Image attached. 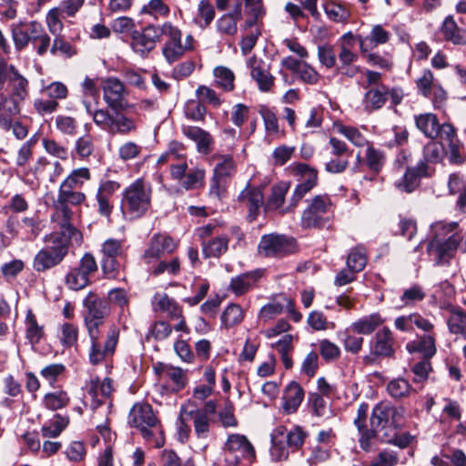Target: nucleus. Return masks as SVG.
<instances>
[{"instance_id": "nucleus-8", "label": "nucleus", "mask_w": 466, "mask_h": 466, "mask_svg": "<svg viewBox=\"0 0 466 466\" xmlns=\"http://www.w3.org/2000/svg\"><path fill=\"white\" fill-rule=\"evenodd\" d=\"M286 438L288 447L292 450H299L304 443L307 432L299 426H295L292 430L286 432L283 426L277 427L271 436L272 446L270 453L275 461L287 459L289 451L282 444L281 438Z\"/></svg>"}, {"instance_id": "nucleus-54", "label": "nucleus", "mask_w": 466, "mask_h": 466, "mask_svg": "<svg viewBox=\"0 0 466 466\" xmlns=\"http://www.w3.org/2000/svg\"><path fill=\"white\" fill-rule=\"evenodd\" d=\"M336 129L339 134L343 135L355 147H362L370 144V142L360 133V131L354 127L344 126L339 124L336 126Z\"/></svg>"}, {"instance_id": "nucleus-28", "label": "nucleus", "mask_w": 466, "mask_h": 466, "mask_svg": "<svg viewBox=\"0 0 466 466\" xmlns=\"http://www.w3.org/2000/svg\"><path fill=\"white\" fill-rule=\"evenodd\" d=\"M182 130L187 137L197 144V148L199 153L207 155L211 151L213 138L208 131L192 126L183 127Z\"/></svg>"}, {"instance_id": "nucleus-48", "label": "nucleus", "mask_w": 466, "mask_h": 466, "mask_svg": "<svg viewBox=\"0 0 466 466\" xmlns=\"http://www.w3.org/2000/svg\"><path fill=\"white\" fill-rule=\"evenodd\" d=\"M415 83L417 89L421 96L424 97H431L432 89L439 82L435 80L433 73L430 69H423Z\"/></svg>"}, {"instance_id": "nucleus-24", "label": "nucleus", "mask_w": 466, "mask_h": 466, "mask_svg": "<svg viewBox=\"0 0 466 466\" xmlns=\"http://www.w3.org/2000/svg\"><path fill=\"white\" fill-rule=\"evenodd\" d=\"M158 420L147 403H136L128 415V422L136 428L155 426Z\"/></svg>"}, {"instance_id": "nucleus-16", "label": "nucleus", "mask_w": 466, "mask_h": 466, "mask_svg": "<svg viewBox=\"0 0 466 466\" xmlns=\"http://www.w3.org/2000/svg\"><path fill=\"white\" fill-rule=\"evenodd\" d=\"M407 157L404 155L399 156L396 159L398 167H405ZM425 174V165L420 163L416 167H406L403 176L394 182L395 187L400 192L411 193L418 186L420 177Z\"/></svg>"}, {"instance_id": "nucleus-30", "label": "nucleus", "mask_w": 466, "mask_h": 466, "mask_svg": "<svg viewBox=\"0 0 466 466\" xmlns=\"http://www.w3.org/2000/svg\"><path fill=\"white\" fill-rule=\"evenodd\" d=\"M185 415L193 420L194 432L198 439L207 440L209 434L210 420L199 409H185Z\"/></svg>"}, {"instance_id": "nucleus-44", "label": "nucleus", "mask_w": 466, "mask_h": 466, "mask_svg": "<svg viewBox=\"0 0 466 466\" xmlns=\"http://www.w3.org/2000/svg\"><path fill=\"white\" fill-rule=\"evenodd\" d=\"M449 331L466 339V312L462 309H452L447 320Z\"/></svg>"}, {"instance_id": "nucleus-43", "label": "nucleus", "mask_w": 466, "mask_h": 466, "mask_svg": "<svg viewBox=\"0 0 466 466\" xmlns=\"http://www.w3.org/2000/svg\"><path fill=\"white\" fill-rule=\"evenodd\" d=\"M25 338L34 346L37 344L44 336V329L40 326L32 310H28L25 317Z\"/></svg>"}, {"instance_id": "nucleus-47", "label": "nucleus", "mask_w": 466, "mask_h": 466, "mask_svg": "<svg viewBox=\"0 0 466 466\" xmlns=\"http://www.w3.org/2000/svg\"><path fill=\"white\" fill-rule=\"evenodd\" d=\"M138 430L146 441H147L153 447L160 448L164 445V432L159 420L155 426L141 427L138 428Z\"/></svg>"}, {"instance_id": "nucleus-11", "label": "nucleus", "mask_w": 466, "mask_h": 466, "mask_svg": "<svg viewBox=\"0 0 466 466\" xmlns=\"http://www.w3.org/2000/svg\"><path fill=\"white\" fill-rule=\"evenodd\" d=\"M225 460L228 466H237L242 459L251 461L255 458V450L245 435L230 434L224 447Z\"/></svg>"}, {"instance_id": "nucleus-32", "label": "nucleus", "mask_w": 466, "mask_h": 466, "mask_svg": "<svg viewBox=\"0 0 466 466\" xmlns=\"http://www.w3.org/2000/svg\"><path fill=\"white\" fill-rule=\"evenodd\" d=\"M241 18V3L238 2L231 13L225 14L217 21L218 31L228 35H234L238 31L237 22Z\"/></svg>"}, {"instance_id": "nucleus-39", "label": "nucleus", "mask_w": 466, "mask_h": 466, "mask_svg": "<svg viewBox=\"0 0 466 466\" xmlns=\"http://www.w3.org/2000/svg\"><path fill=\"white\" fill-rule=\"evenodd\" d=\"M417 127L428 137L435 138L438 137L439 120L434 114L425 113L415 117Z\"/></svg>"}, {"instance_id": "nucleus-9", "label": "nucleus", "mask_w": 466, "mask_h": 466, "mask_svg": "<svg viewBox=\"0 0 466 466\" xmlns=\"http://www.w3.org/2000/svg\"><path fill=\"white\" fill-rule=\"evenodd\" d=\"M97 270L95 257L86 253L79 263L72 268L66 275L65 284L71 290H80L90 283V276Z\"/></svg>"}, {"instance_id": "nucleus-23", "label": "nucleus", "mask_w": 466, "mask_h": 466, "mask_svg": "<svg viewBox=\"0 0 466 466\" xmlns=\"http://www.w3.org/2000/svg\"><path fill=\"white\" fill-rule=\"evenodd\" d=\"M248 66L250 68L252 78L258 86V89L261 92H268L274 84V76L270 74L268 66L258 60L256 56L248 59Z\"/></svg>"}, {"instance_id": "nucleus-4", "label": "nucleus", "mask_w": 466, "mask_h": 466, "mask_svg": "<svg viewBox=\"0 0 466 466\" xmlns=\"http://www.w3.org/2000/svg\"><path fill=\"white\" fill-rule=\"evenodd\" d=\"M151 187L142 179L131 183L123 192L122 213L129 219L143 217L151 207Z\"/></svg>"}, {"instance_id": "nucleus-19", "label": "nucleus", "mask_w": 466, "mask_h": 466, "mask_svg": "<svg viewBox=\"0 0 466 466\" xmlns=\"http://www.w3.org/2000/svg\"><path fill=\"white\" fill-rule=\"evenodd\" d=\"M119 188L120 184L114 180H104L99 184L96 193V201L100 216L109 219L114 208L112 198Z\"/></svg>"}, {"instance_id": "nucleus-2", "label": "nucleus", "mask_w": 466, "mask_h": 466, "mask_svg": "<svg viewBox=\"0 0 466 466\" xmlns=\"http://www.w3.org/2000/svg\"><path fill=\"white\" fill-rule=\"evenodd\" d=\"M457 222L438 221L431 225L432 238L427 246V251L438 266L447 265L455 257L458 249L466 252V238L455 232Z\"/></svg>"}, {"instance_id": "nucleus-45", "label": "nucleus", "mask_w": 466, "mask_h": 466, "mask_svg": "<svg viewBox=\"0 0 466 466\" xmlns=\"http://www.w3.org/2000/svg\"><path fill=\"white\" fill-rule=\"evenodd\" d=\"M90 177V171L87 167L76 168L64 179L59 187L75 189L82 187L85 181L89 180Z\"/></svg>"}, {"instance_id": "nucleus-60", "label": "nucleus", "mask_w": 466, "mask_h": 466, "mask_svg": "<svg viewBox=\"0 0 466 466\" xmlns=\"http://www.w3.org/2000/svg\"><path fill=\"white\" fill-rule=\"evenodd\" d=\"M64 17V13L57 6L48 11L46 22L52 35H58L62 32L64 27L62 18Z\"/></svg>"}, {"instance_id": "nucleus-21", "label": "nucleus", "mask_w": 466, "mask_h": 466, "mask_svg": "<svg viewBox=\"0 0 466 466\" xmlns=\"http://www.w3.org/2000/svg\"><path fill=\"white\" fill-rule=\"evenodd\" d=\"M103 97L108 107L115 110L120 108L125 96V87L117 78L109 77L102 84Z\"/></svg>"}, {"instance_id": "nucleus-27", "label": "nucleus", "mask_w": 466, "mask_h": 466, "mask_svg": "<svg viewBox=\"0 0 466 466\" xmlns=\"http://www.w3.org/2000/svg\"><path fill=\"white\" fill-rule=\"evenodd\" d=\"M304 399V390L301 386L296 382L291 381L285 388L283 393V410L287 414L294 413Z\"/></svg>"}, {"instance_id": "nucleus-56", "label": "nucleus", "mask_w": 466, "mask_h": 466, "mask_svg": "<svg viewBox=\"0 0 466 466\" xmlns=\"http://www.w3.org/2000/svg\"><path fill=\"white\" fill-rule=\"evenodd\" d=\"M367 264L366 251L363 247L357 246L350 250L347 258V267L353 271H361Z\"/></svg>"}, {"instance_id": "nucleus-31", "label": "nucleus", "mask_w": 466, "mask_h": 466, "mask_svg": "<svg viewBox=\"0 0 466 466\" xmlns=\"http://www.w3.org/2000/svg\"><path fill=\"white\" fill-rule=\"evenodd\" d=\"M384 319L379 313L364 316L350 324V329L357 334L369 335L381 326Z\"/></svg>"}, {"instance_id": "nucleus-52", "label": "nucleus", "mask_w": 466, "mask_h": 466, "mask_svg": "<svg viewBox=\"0 0 466 466\" xmlns=\"http://www.w3.org/2000/svg\"><path fill=\"white\" fill-rule=\"evenodd\" d=\"M288 188L289 186L286 183H279L273 186L265 208L268 210L279 209L284 203Z\"/></svg>"}, {"instance_id": "nucleus-33", "label": "nucleus", "mask_w": 466, "mask_h": 466, "mask_svg": "<svg viewBox=\"0 0 466 466\" xmlns=\"http://www.w3.org/2000/svg\"><path fill=\"white\" fill-rule=\"evenodd\" d=\"M9 80L12 95L11 96L23 101L28 96V81L23 76L14 66H10V72L5 76Z\"/></svg>"}, {"instance_id": "nucleus-63", "label": "nucleus", "mask_w": 466, "mask_h": 466, "mask_svg": "<svg viewBox=\"0 0 466 466\" xmlns=\"http://www.w3.org/2000/svg\"><path fill=\"white\" fill-rule=\"evenodd\" d=\"M162 54L165 59L169 64H172L180 59L186 54V50L183 46L182 41L165 43L162 49Z\"/></svg>"}, {"instance_id": "nucleus-13", "label": "nucleus", "mask_w": 466, "mask_h": 466, "mask_svg": "<svg viewBox=\"0 0 466 466\" xmlns=\"http://www.w3.org/2000/svg\"><path fill=\"white\" fill-rule=\"evenodd\" d=\"M100 334L101 331H97L96 339L89 337L91 340L89 360L92 364L100 363L106 358L111 356L114 353L118 341L119 329L116 325H111L107 331L106 339L104 344L99 341Z\"/></svg>"}, {"instance_id": "nucleus-35", "label": "nucleus", "mask_w": 466, "mask_h": 466, "mask_svg": "<svg viewBox=\"0 0 466 466\" xmlns=\"http://www.w3.org/2000/svg\"><path fill=\"white\" fill-rule=\"evenodd\" d=\"M445 38L454 45H466V28L460 27L451 15H448L441 27Z\"/></svg>"}, {"instance_id": "nucleus-58", "label": "nucleus", "mask_w": 466, "mask_h": 466, "mask_svg": "<svg viewBox=\"0 0 466 466\" xmlns=\"http://www.w3.org/2000/svg\"><path fill=\"white\" fill-rule=\"evenodd\" d=\"M23 23H14L10 26L12 39L15 49L18 51L24 49L30 42L27 28L25 29Z\"/></svg>"}, {"instance_id": "nucleus-15", "label": "nucleus", "mask_w": 466, "mask_h": 466, "mask_svg": "<svg viewBox=\"0 0 466 466\" xmlns=\"http://www.w3.org/2000/svg\"><path fill=\"white\" fill-rule=\"evenodd\" d=\"M101 266L104 273L110 278L116 277L121 268L118 258L123 253L122 242L115 238L106 239L101 246Z\"/></svg>"}, {"instance_id": "nucleus-14", "label": "nucleus", "mask_w": 466, "mask_h": 466, "mask_svg": "<svg viewBox=\"0 0 466 466\" xmlns=\"http://www.w3.org/2000/svg\"><path fill=\"white\" fill-rule=\"evenodd\" d=\"M292 170L299 177L291 198L290 205L294 208L317 185L318 173L314 168L301 163L292 166Z\"/></svg>"}, {"instance_id": "nucleus-37", "label": "nucleus", "mask_w": 466, "mask_h": 466, "mask_svg": "<svg viewBox=\"0 0 466 466\" xmlns=\"http://www.w3.org/2000/svg\"><path fill=\"white\" fill-rule=\"evenodd\" d=\"M228 248V238L225 235L202 241V251L205 258H219Z\"/></svg>"}, {"instance_id": "nucleus-40", "label": "nucleus", "mask_w": 466, "mask_h": 466, "mask_svg": "<svg viewBox=\"0 0 466 466\" xmlns=\"http://www.w3.org/2000/svg\"><path fill=\"white\" fill-rule=\"evenodd\" d=\"M154 305L156 310L166 312L171 319L181 317V308L165 293L155 295Z\"/></svg>"}, {"instance_id": "nucleus-46", "label": "nucleus", "mask_w": 466, "mask_h": 466, "mask_svg": "<svg viewBox=\"0 0 466 466\" xmlns=\"http://www.w3.org/2000/svg\"><path fill=\"white\" fill-rule=\"evenodd\" d=\"M324 11L330 20L337 23L345 22L350 16V12L346 6L333 0L325 3Z\"/></svg>"}, {"instance_id": "nucleus-62", "label": "nucleus", "mask_w": 466, "mask_h": 466, "mask_svg": "<svg viewBox=\"0 0 466 466\" xmlns=\"http://www.w3.org/2000/svg\"><path fill=\"white\" fill-rule=\"evenodd\" d=\"M68 422V418L56 415L53 421H51L48 425H44L42 427V434L46 438H56L66 429Z\"/></svg>"}, {"instance_id": "nucleus-50", "label": "nucleus", "mask_w": 466, "mask_h": 466, "mask_svg": "<svg viewBox=\"0 0 466 466\" xmlns=\"http://www.w3.org/2000/svg\"><path fill=\"white\" fill-rule=\"evenodd\" d=\"M407 349L410 352L419 351L426 359H431L436 353L435 339L432 336H423L417 343L408 344Z\"/></svg>"}, {"instance_id": "nucleus-6", "label": "nucleus", "mask_w": 466, "mask_h": 466, "mask_svg": "<svg viewBox=\"0 0 466 466\" xmlns=\"http://www.w3.org/2000/svg\"><path fill=\"white\" fill-rule=\"evenodd\" d=\"M365 81H359V85L366 89L362 104L367 111H373L381 108L390 94V89L381 84V74L376 71L364 70Z\"/></svg>"}, {"instance_id": "nucleus-1", "label": "nucleus", "mask_w": 466, "mask_h": 466, "mask_svg": "<svg viewBox=\"0 0 466 466\" xmlns=\"http://www.w3.org/2000/svg\"><path fill=\"white\" fill-rule=\"evenodd\" d=\"M369 406L362 403L357 410V417L354 419V424L357 427L361 449L368 451L371 447V440L376 438L380 441H389L395 436V428H398L402 420V410L398 409L389 403H378L372 410L370 416V429L365 427L366 417Z\"/></svg>"}, {"instance_id": "nucleus-12", "label": "nucleus", "mask_w": 466, "mask_h": 466, "mask_svg": "<svg viewBox=\"0 0 466 466\" xmlns=\"http://www.w3.org/2000/svg\"><path fill=\"white\" fill-rule=\"evenodd\" d=\"M295 249L296 245L292 238L279 234L264 235L258 247L259 255L263 257H283Z\"/></svg>"}, {"instance_id": "nucleus-7", "label": "nucleus", "mask_w": 466, "mask_h": 466, "mask_svg": "<svg viewBox=\"0 0 466 466\" xmlns=\"http://www.w3.org/2000/svg\"><path fill=\"white\" fill-rule=\"evenodd\" d=\"M86 311L84 316L85 325L89 337L96 339L97 331L105 323V319L110 313L108 301L90 292L83 301Z\"/></svg>"}, {"instance_id": "nucleus-22", "label": "nucleus", "mask_w": 466, "mask_h": 466, "mask_svg": "<svg viewBox=\"0 0 466 466\" xmlns=\"http://www.w3.org/2000/svg\"><path fill=\"white\" fill-rule=\"evenodd\" d=\"M263 269L248 271L231 279L228 289L236 296H242L252 289L263 277Z\"/></svg>"}, {"instance_id": "nucleus-18", "label": "nucleus", "mask_w": 466, "mask_h": 466, "mask_svg": "<svg viewBox=\"0 0 466 466\" xmlns=\"http://www.w3.org/2000/svg\"><path fill=\"white\" fill-rule=\"evenodd\" d=\"M72 209L63 204H56V213L53 215V220L56 222L62 229L60 236L64 237L66 240L69 238L71 241H75L79 244L82 241V234L73 226Z\"/></svg>"}, {"instance_id": "nucleus-25", "label": "nucleus", "mask_w": 466, "mask_h": 466, "mask_svg": "<svg viewBox=\"0 0 466 466\" xmlns=\"http://www.w3.org/2000/svg\"><path fill=\"white\" fill-rule=\"evenodd\" d=\"M356 38L360 44V52L365 54L370 49L387 44L391 38V34L381 25H375L367 36L358 35Z\"/></svg>"}, {"instance_id": "nucleus-55", "label": "nucleus", "mask_w": 466, "mask_h": 466, "mask_svg": "<svg viewBox=\"0 0 466 466\" xmlns=\"http://www.w3.org/2000/svg\"><path fill=\"white\" fill-rule=\"evenodd\" d=\"M216 85L225 91H231L234 88V73L225 66H217L214 71Z\"/></svg>"}, {"instance_id": "nucleus-20", "label": "nucleus", "mask_w": 466, "mask_h": 466, "mask_svg": "<svg viewBox=\"0 0 466 466\" xmlns=\"http://www.w3.org/2000/svg\"><path fill=\"white\" fill-rule=\"evenodd\" d=\"M176 247L177 245L171 238L156 234L150 239L148 248L144 253V258L147 263H150L167 254L172 253L176 249Z\"/></svg>"}, {"instance_id": "nucleus-36", "label": "nucleus", "mask_w": 466, "mask_h": 466, "mask_svg": "<svg viewBox=\"0 0 466 466\" xmlns=\"http://www.w3.org/2000/svg\"><path fill=\"white\" fill-rule=\"evenodd\" d=\"M216 161L213 175L228 181L234 176L237 170V165L231 155H215Z\"/></svg>"}, {"instance_id": "nucleus-57", "label": "nucleus", "mask_w": 466, "mask_h": 466, "mask_svg": "<svg viewBox=\"0 0 466 466\" xmlns=\"http://www.w3.org/2000/svg\"><path fill=\"white\" fill-rule=\"evenodd\" d=\"M86 198V195L81 191L59 187L56 201L57 204L78 206L84 203Z\"/></svg>"}, {"instance_id": "nucleus-17", "label": "nucleus", "mask_w": 466, "mask_h": 466, "mask_svg": "<svg viewBox=\"0 0 466 466\" xmlns=\"http://www.w3.org/2000/svg\"><path fill=\"white\" fill-rule=\"evenodd\" d=\"M160 39V32L158 26L150 25L146 26L143 31H132L131 47L132 49L144 56L154 49L156 43Z\"/></svg>"}, {"instance_id": "nucleus-59", "label": "nucleus", "mask_w": 466, "mask_h": 466, "mask_svg": "<svg viewBox=\"0 0 466 466\" xmlns=\"http://www.w3.org/2000/svg\"><path fill=\"white\" fill-rule=\"evenodd\" d=\"M96 388H99L101 396L109 397L114 390L113 380L110 378H105L101 382L98 379H91L87 385V392L94 398H96Z\"/></svg>"}, {"instance_id": "nucleus-3", "label": "nucleus", "mask_w": 466, "mask_h": 466, "mask_svg": "<svg viewBox=\"0 0 466 466\" xmlns=\"http://www.w3.org/2000/svg\"><path fill=\"white\" fill-rule=\"evenodd\" d=\"M86 113L102 130L111 135H123L136 132L137 121L120 111L110 113L107 109H92L90 103L84 102Z\"/></svg>"}, {"instance_id": "nucleus-34", "label": "nucleus", "mask_w": 466, "mask_h": 466, "mask_svg": "<svg viewBox=\"0 0 466 466\" xmlns=\"http://www.w3.org/2000/svg\"><path fill=\"white\" fill-rule=\"evenodd\" d=\"M356 40V36L351 32H348L341 36L338 55L339 66H349V64H354L358 60V55L351 50Z\"/></svg>"}, {"instance_id": "nucleus-10", "label": "nucleus", "mask_w": 466, "mask_h": 466, "mask_svg": "<svg viewBox=\"0 0 466 466\" xmlns=\"http://www.w3.org/2000/svg\"><path fill=\"white\" fill-rule=\"evenodd\" d=\"M331 208V202L328 196H316L307 208L303 211L300 225L303 228H320L328 220L326 217Z\"/></svg>"}, {"instance_id": "nucleus-5", "label": "nucleus", "mask_w": 466, "mask_h": 466, "mask_svg": "<svg viewBox=\"0 0 466 466\" xmlns=\"http://www.w3.org/2000/svg\"><path fill=\"white\" fill-rule=\"evenodd\" d=\"M47 246L37 252L33 267L38 271H45L58 265L67 254V240L58 233L46 237Z\"/></svg>"}, {"instance_id": "nucleus-53", "label": "nucleus", "mask_w": 466, "mask_h": 466, "mask_svg": "<svg viewBox=\"0 0 466 466\" xmlns=\"http://www.w3.org/2000/svg\"><path fill=\"white\" fill-rule=\"evenodd\" d=\"M243 319L244 310L238 304H229L221 316V321L227 329L240 323Z\"/></svg>"}, {"instance_id": "nucleus-61", "label": "nucleus", "mask_w": 466, "mask_h": 466, "mask_svg": "<svg viewBox=\"0 0 466 466\" xmlns=\"http://www.w3.org/2000/svg\"><path fill=\"white\" fill-rule=\"evenodd\" d=\"M365 161L370 169L379 172L385 162L384 153L369 144L366 149Z\"/></svg>"}, {"instance_id": "nucleus-29", "label": "nucleus", "mask_w": 466, "mask_h": 466, "mask_svg": "<svg viewBox=\"0 0 466 466\" xmlns=\"http://www.w3.org/2000/svg\"><path fill=\"white\" fill-rule=\"evenodd\" d=\"M393 337L390 329L384 327L379 330L371 346V353L379 357H390L393 354Z\"/></svg>"}, {"instance_id": "nucleus-51", "label": "nucleus", "mask_w": 466, "mask_h": 466, "mask_svg": "<svg viewBox=\"0 0 466 466\" xmlns=\"http://www.w3.org/2000/svg\"><path fill=\"white\" fill-rule=\"evenodd\" d=\"M258 113L263 119L264 127L268 136H278L280 134L278 117L270 108L266 106H260Z\"/></svg>"}, {"instance_id": "nucleus-42", "label": "nucleus", "mask_w": 466, "mask_h": 466, "mask_svg": "<svg viewBox=\"0 0 466 466\" xmlns=\"http://www.w3.org/2000/svg\"><path fill=\"white\" fill-rule=\"evenodd\" d=\"M292 340L293 337L290 334H285L271 345L280 354L283 365L287 370L293 366L292 359L289 356L293 350Z\"/></svg>"}, {"instance_id": "nucleus-49", "label": "nucleus", "mask_w": 466, "mask_h": 466, "mask_svg": "<svg viewBox=\"0 0 466 466\" xmlns=\"http://www.w3.org/2000/svg\"><path fill=\"white\" fill-rule=\"evenodd\" d=\"M69 400L70 398L65 390L46 393L43 399L45 407L51 410H57L65 408L69 403Z\"/></svg>"}, {"instance_id": "nucleus-26", "label": "nucleus", "mask_w": 466, "mask_h": 466, "mask_svg": "<svg viewBox=\"0 0 466 466\" xmlns=\"http://www.w3.org/2000/svg\"><path fill=\"white\" fill-rule=\"evenodd\" d=\"M248 208V218L254 220L264 203L263 193L260 188L247 186L238 197Z\"/></svg>"}, {"instance_id": "nucleus-64", "label": "nucleus", "mask_w": 466, "mask_h": 466, "mask_svg": "<svg viewBox=\"0 0 466 466\" xmlns=\"http://www.w3.org/2000/svg\"><path fill=\"white\" fill-rule=\"evenodd\" d=\"M55 125L62 134L67 136H75L78 127L74 117L63 115L56 116Z\"/></svg>"}, {"instance_id": "nucleus-38", "label": "nucleus", "mask_w": 466, "mask_h": 466, "mask_svg": "<svg viewBox=\"0 0 466 466\" xmlns=\"http://www.w3.org/2000/svg\"><path fill=\"white\" fill-rule=\"evenodd\" d=\"M20 100L11 96L2 97L0 100V125L8 129L11 127V121L8 118L16 116L20 112Z\"/></svg>"}, {"instance_id": "nucleus-41", "label": "nucleus", "mask_w": 466, "mask_h": 466, "mask_svg": "<svg viewBox=\"0 0 466 466\" xmlns=\"http://www.w3.org/2000/svg\"><path fill=\"white\" fill-rule=\"evenodd\" d=\"M93 410L101 408L98 412H95L92 416V421L96 424L97 431L102 435L103 438H109L110 430L107 423L108 406H102L100 400H94L92 403Z\"/></svg>"}]
</instances>
